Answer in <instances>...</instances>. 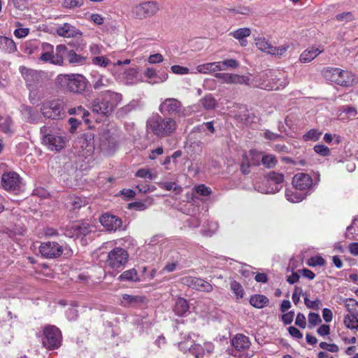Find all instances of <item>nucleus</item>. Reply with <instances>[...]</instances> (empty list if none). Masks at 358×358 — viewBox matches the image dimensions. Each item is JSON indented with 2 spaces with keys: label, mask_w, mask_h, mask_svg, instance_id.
I'll return each mask as SVG.
<instances>
[{
  "label": "nucleus",
  "mask_w": 358,
  "mask_h": 358,
  "mask_svg": "<svg viewBox=\"0 0 358 358\" xmlns=\"http://www.w3.org/2000/svg\"><path fill=\"white\" fill-rule=\"evenodd\" d=\"M40 131L42 143L50 151L60 152L69 142L66 132L58 126H43Z\"/></svg>",
  "instance_id": "1"
},
{
  "label": "nucleus",
  "mask_w": 358,
  "mask_h": 358,
  "mask_svg": "<svg viewBox=\"0 0 358 358\" xmlns=\"http://www.w3.org/2000/svg\"><path fill=\"white\" fill-rule=\"evenodd\" d=\"M122 100L121 94L107 90L101 92L91 105L93 113L101 115L110 114Z\"/></svg>",
  "instance_id": "2"
},
{
  "label": "nucleus",
  "mask_w": 358,
  "mask_h": 358,
  "mask_svg": "<svg viewBox=\"0 0 358 358\" xmlns=\"http://www.w3.org/2000/svg\"><path fill=\"white\" fill-rule=\"evenodd\" d=\"M146 127L148 131L159 137H165L175 132L177 129V123L171 117H162L156 115L148 120Z\"/></svg>",
  "instance_id": "3"
},
{
  "label": "nucleus",
  "mask_w": 358,
  "mask_h": 358,
  "mask_svg": "<svg viewBox=\"0 0 358 358\" xmlns=\"http://www.w3.org/2000/svg\"><path fill=\"white\" fill-rule=\"evenodd\" d=\"M57 81L62 87L74 93H80L85 90L87 80L80 74H61Z\"/></svg>",
  "instance_id": "4"
},
{
  "label": "nucleus",
  "mask_w": 358,
  "mask_h": 358,
  "mask_svg": "<svg viewBox=\"0 0 358 358\" xmlns=\"http://www.w3.org/2000/svg\"><path fill=\"white\" fill-rule=\"evenodd\" d=\"M255 45L259 50L275 57H282L287 52H292L294 50V44L292 42L285 43L280 46L271 45L265 38H257L255 40Z\"/></svg>",
  "instance_id": "5"
},
{
  "label": "nucleus",
  "mask_w": 358,
  "mask_h": 358,
  "mask_svg": "<svg viewBox=\"0 0 358 358\" xmlns=\"http://www.w3.org/2000/svg\"><path fill=\"white\" fill-rule=\"evenodd\" d=\"M155 1H145L132 7L130 16L134 19L144 20L154 16L159 11Z\"/></svg>",
  "instance_id": "6"
},
{
  "label": "nucleus",
  "mask_w": 358,
  "mask_h": 358,
  "mask_svg": "<svg viewBox=\"0 0 358 358\" xmlns=\"http://www.w3.org/2000/svg\"><path fill=\"white\" fill-rule=\"evenodd\" d=\"M267 80L259 83V86L262 89L266 90H280L285 88L289 83L287 75L285 72H277L273 74L269 72V75L266 74Z\"/></svg>",
  "instance_id": "7"
},
{
  "label": "nucleus",
  "mask_w": 358,
  "mask_h": 358,
  "mask_svg": "<svg viewBox=\"0 0 358 358\" xmlns=\"http://www.w3.org/2000/svg\"><path fill=\"white\" fill-rule=\"evenodd\" d=\"M1 185L3 189L15 193L20 192L24 187L22 178L13 171H5L2 174Z\"/></svg>",
  "instance_id": "8"
},
{
  "label": "nucleus",
  "mask_w": 358,
  "mask_h": 358,
  "mask_svg": "<svg viewBox=\"0 0 358 358\" xmlns=\"http://www.w3.org/2000/svg\"><path fill=\"white\" fill-rule=\"evenodd\" d=\"M62 339V333L56 327L49 325L44 328L42 343L48 350H54L60 347Z\"/></svg>",
  "instance_id": "9"
},
{
  "label": "nucleus",
  "mask_w": 358,
  "mask_h": 358,
  "mask_svg": "<svg viewBox=\"0 0 358 358\" xmlns=\"http://www.w3.org/2000/svg\"><path fill=\"white\" fill-rule=\"evenodd\" d=\"M39 252L45 258L53 259L61 256L64 252L69 255L70 250L66 245L64 246L57 242L47 241L41 244Z\"/></svg>",
  "instance_id": "10"
},
{
  "label": "nucleus",
  "mask_w": 358,
  "mask_h": 358,
  "mask_svg": "<svg viewBox=\"0 0 358 358\" xmlns=\"http://www.w3.org/2000/svg\"><path fill=\"white\" fill-rule=\"evenodd\" d=\"M162 113L185 116L189 114V108H183L180 101L173 98L166 99L159 106Z\"/></svg>",
  "instance_id": "11"
},
{
  "label": "nucleus",
  "mask_w": 358,
  "mask_h": 358,
  "mask_svg": "<svg viewBox=\"0 0 358 358\" xmlns=\"http://www.w3.org/2000/svg\"><path fill=\"white\" fill-rule=\"evenodd\" d=\"M127 252L121 248H115L108 254L106 264L113 269H118L124 266L128 261Z\"/></svg>",
  "instance_id": "12"
},
{
  "label": "nucleus",
  "mask_w": 358,
  "mask_h": 358,
  "mask_svg": "<svg viewBox=\"0 0 358 358\" xmlns=\"http://www.w3.org/2000/svg\"><path fill=\"white\" fill-rule=\"evenodd\" d=\"M63 110L64 102L59 99L45 101L41 107L42 113L47 118H58Z\"/></svg>",
  "instance_id": "13"
},
{
  "label": "nucleus",
  "mask_w": 358,
  "mask_h": 358,
  "mask_svg": "<svg viewBox=\"0 0 358 358\" xmlns=\"http://www.w3.org/2000/svg\"><path fill=\"white\" fill-rule=\"evenodd\" d=\"M262 157V152L256 150H250L248 153H244L241 164V172L243 174H248L250 172V166L259 165Z\"/></svg>",
  "instance_id": "14"
},
{
  "label": "nucleus",
  "mask_w": 358,
  "mask_h": 358,
  "mask_svg": "<svg viewBox=\"0 0 358 358\" xmlns=\"http://www.w3.org/2000/svg\"><path fill=\"white\" fill-rule=\"evenodd\" d=\"M180 281L182 285L201 292H210L213 289L210 282L196 277L184 276Z\"/></svg>",
  "instance_id": "15"
},
{
  "label": "nucleus",
  "mask_w": 358,
  "mask_h": 358,
  "mask_svg": "<svg viewBox=\"0 0 358 358\" xmlns=\"http://www.w3.org/2000/svg\"><path fill=\"white\" fill-rule=\"evenodd\" d=\"M31 48H36V50L27 48L29 54H34L35 51L38 53V59L44 63L53 64V50L54 47L50 43H43L39 46L31 45Z\"/></svg>",
  "instance_id": "16"
},
{
  "label": "nucleus",
  "mask_w": 358,
  "mask_h": 358,
  "mask_svg": "<svg viewBox=\"0 0 358 358\" xmlns=\"http://www.w3.org/2000/svg\"><path fill=\"white\" fill-rule=\"evenodd\" d=\"M284 182V176L281 173H271L268 176L267 185L268 187L265 189H258V191L265 194H275L282 188Z\"/></svg>",
  "instance_id": "17"
},
{
  "label": "nucleus",
  "mask_w": 358,
  "mask_h": 358,
  "mask_svg": "<svg viewBox=\"0 0 358 358\" xmlns=\"http://www.w3.org/2000/svg\"><path fill=\"white\" fill-rule=\"evenodd\" d=\"M215 78L220 80L222 83L226 84H249V78L244 76H239L234 73H216Z\"/></svg>",
  "instance_id": "18"
},
{
  "label": "nucleus",
  "mask_w": 358,
  "mask_h": 358,
  "mask_svg": "<svg viewBox=\"0 0 358 358\" xmlns=\"http://www.w3.org/2000/svg\"><path fill=\"white\" fill-rule=\"evenodd\" d=\"M293 186L296 189L306 190L313 186V179L307 173H299L292 179Z\"/></svg>",
  "instance_id": "19"
},
{
  "label": "nucleus",
  "mask_w": 358,
  "mask_h": 358,
  "mask_svg": "<svg viewBox=\"0 0 358 358\" xmlns=\"http://www.w3.org/2000/svg\"><path fill=\"white\" fill-rule=\"evenodd\" d=\"M99 221L107 231H116L122 226V220L120 218L108 213L101 215Z\"/></svg>",
  "instance_id": "20"
},
{
  "label": "nucleus",
  "mask_w": 358,
  "mask_h": 358,
  "mask_svg": "<svg viewBox=\"0 0 358 358\" xmlns=\"http://www.w3.org/2000/svg\"><path fill=\"white\" fill-rule=\"evenodd\" d=\"M323 51L324 48L321 45H313L308 47L300 55L299 61L301 63L310 62Z\"/></svg>",
  "instance_id": "21"
},
{
  "label": "nucleus",
  "mask_w": 358,
  "mask_h": 358,
  "mask_svg": "<svg viewBox=\"0 0 358 358\" xmlns=\"http://www.w3.org/2000/svg\"><path fill=\"white\" fill-rule=\"evenodd\" d=\"M56 32L59 36L64 38H76L82 36V32L69 23L58 26Z\"/></svg>",
  "instance_id": "22"
},
{
  "label": "nucleus",
  "mask_w": 358,
  "mask_h": 358,
  "mask_svg": "<svg viewBox=\"0 0 358 358\" xmlns=\"http://www.w3.org/2000/svg\"><path fill=\"white\" fill-rule=\"evenodd\" d=\"M20 69L22 76L27 83V86L31 92H32L34 85L39 81L38 73L35 70L29 69L26 67H20Z\"/></svg>",
  "instance_id": "23"
},
{
  "label": "nucleus",
  "mask_w": 358,
  "mask_h": 358,
  "mask_svg": "<svg viewBox=\"0 0 358 358\" xmlns=\"http://www.w3.org/2000/svg\"><path fill=\"white\" fill-rule=\"evenodd\" d=\"M199 336L194 334H185L183 340L178 343L179 349L183 352H191L195 343L199 341Z\"/></svg>",
  "instance_id": "24"
},
{
  "label": "nucleus",
  "mask_w": 358,
  "mask_h": 358,
  "mask_svg": "<svg viewBox=\"0 0 358 358\" xmlns=\"http://www.w3.org/2000/svg\"><path fill=\"white\" fill-rule=\"evenodd\" d=\"M341 71L342 69L338 68H327L324 71V76L327 80L340 85L343 83V80L341 78Z\"/></svg>",
  "instance_id": "25"
},
{
  "label": "nucleus",
  "mask_w": 358,
  "mask_h": 358,
  "mask_svg": "<svg viewBox=\"0 0 358 358\" xmlns=\"http://www.w3.org/2000/svg\"><path fill=\"white\" fill-rule=\"evenodd\" d=\"M251 34L250 29L248 27L239 28L230 33V35L238 40L241 46H246L248 44L245 39Z\"/></svg>",
  "instance_id": "26"
},
{
  "label": "nucleus",
  "mask_w": 358,
  "mask_h": 358,
  "mask_svg": "<svg viewBox=\"0 0 358 358\" xmlns=\"http://www.w3.org/2000/svg\"><path fill=\"white\" fill-rule=\"evenodd\" d=\"M196 73L207 74L220 71V64L218 62H208L199 64L196 68Z\"/></svg>",
  "instance_id": "27"
},
{
  "label": "nucleus",
  "mask_w": 358,
  "mask_h": 358,
  "mask_svg": "<svg viewBox=\"0 0 358 358\" xmlns=\"http://www.w3.org/2000/svg\"><path fill=\"white\" fill-rule=\"evenodd\" d=\"M92 76L93 78V87L95 90H99L102 87H108L112 83V80L110 78H108L97 72H92Z\"/></svg>",
  "instance_id": "28"
},
{
  "label": "nucleus",
  "mask_w": 358,
  "mask_h": 358,
  "mask_svg": "<svg viewBox=\"0 0 358 358\" xmlns=\"http://www.w3.org/2000/svg\"><path fill=\"white\" fill-rule=\"evenodd\" d=\"M120 304L122 306H135L145 301V297L141 296H134L129 294H123L120 298Z\"/></svg>",
  "instance_id": "29"
},
{
  "label": "nucleus",
  "mask_w": 358,
  "mask_h": 358,
  "mask_svg": "<svg viewBox=\"0 0 358 358\" xmlns=\"http://www.w3.org/2000/svg\"><path fill=\"white\" fill-rule=\"evenodd\" d=\"M123 78L127 85H135L141 80L138 78V68H129L124 73Z\"/></svg>",
  "instance_id": "30"
},
{
  "label": "nucleus",
  "mask_w": 358,
  "mask_h": 358,
  "mask_svg": "<svg viewBox=\"0 0 358 358\" xmlns=\"http://www.w3.org/2000/svg\"><path fill=\"white\" fill-rule=\"evenodd\" d=\"M0 50L12 53L17 50V46L12 38L0 36Z\"/></svg>",
  "instance_id": "31"
},
{
  "label": "nucleus",
  "mask_w": 358,
  "mask_h": 358,
  "mask_svg": "<svg viewBox=\"0 0 358 358\" xmlns=\"http://www.w3.org/2000/svg\"><path fill=\"white\" fill-rule=\"evenodd\" d=\"M68 50L64 45H58L56 47L55 53L53 52V64L62 66L64 57H66Z\"/></svg>",
  "instance_id": "32"
},
{
  "label": "nucleus",
  "mask_w": 358,
  "mask_h": 358,
  "mask_svg": "<svg viewBox=\"0 0 358 358\" xmlns=\"http://www.w3.org/2000/svg\"><path fill=\"white\" fill-rule=\"evenodd\" d=\"M233 346L238 350H244L250 345L248 338L243 334L236 335L232 340Z\"/></svg>",
  "instance_id": "33"
},
{
  "label": "nucleus",
  "mask_w": 358,
  "mask_h": 358,
  "mask_svg": "<svg viewBox=\"0 0 358 358\" xmlns=\"http://www.w3.org/2000/svg\"><path fill=\"white\" fill-rule=\"evenodd\" d=\"M189 308L187 301L184 298L178 297L176 300L173 311L178 316H185Z\"/></svg>",
  "instance_id": "34"
},
{
  "label": "nucleus",
  "mask_w": 358,
  "mask_h": 358,
  "mask_svg": "<svg viewBox=\"0 0 358 358\" xmlns=\"http://www.w3.org/2000/svg\"><path fill=\"white\" fill-rule=\"evenodd\" d=\"M87 201L85 198H81L77 196H70L66 202V206L72 210L79 209L85 206Z\"/></svg>",
  "instance_id": "35"
},
{
  "label": "nucleus",
  "mask_w": 358,
  "mask_h": 358,
  "mask_svg": "<svg viewBox=\"0 0 358 358\" xmlns=\"http://www.w3.org/2000/svg\"><path fill=\"white\" fill-rule=\"evenodd\" d=\"M66 59L69 64L77 66L85 64L86 63L87 58L77 54L74 50H71L67 52Z\"/></svg>",
  "instance_id": "36"
},
{
  "label": "nucleus",
  "mask_w": 358,
  "mask_h": 358,
  "mask_svg": "<svg viewBox=\"0 0 358 358\" xmlns=\"http://www.w3.org/2000/svg\"><path fill=\"white\" fill-rule=\"evenodd\" d=\"M120 281L138 282L140 278L136 269L131 268L124 271L119 277Z\"/></svg>",
  "instance_id": "37"
},
{
  "label": "nucleus",
  "mask_w": 358,
  "mask_h": 358,
  "mask_svg": "<svg viewBox=\"0 0 358 358\" xmlns=\"http://www.w3.org/2000/svg\"><path fill=\"white\" fill-rule=\"evenodd\" d=\"M73 229L77 236H85L92 231V227L87 222L76 223L73 224Z\"/></svg>",
  "instance_id": "38"
},
{
  "label": "nucleus",
  "mask_w": 358,
  "mask_h": 358,
  "mask_svg": "<svg viewBox=\"0 0 358 358\" xmlns=\"http://www.w3.org/2000/svg\"><path fill=\"white\" fill-rule=\"evenodd\" d=\"M268 303V299L262 294H255L252 296L250 299V303L257 308H262Z\"/></svg>",
  "instance_id": "39"
},
{
  "label": "nucleus",
  "mask_w": 358,
  "mask_h": 358,
  "mask_svg": "<svg viewBox=\"0 0 358 358\" xmlns=\"http://www.w3.org/2000/svg\"><path fill=\"white\" fill-rule=\"evenodd\" d=\"M285 197L292 203H299L303 201L306 197V194L298 192L296 189H287Z\"/></svg>",
  "instance_id": "40"
},
{
  "label": "nucleus",
  "mask_w": 358,
  "mask_h": 358,
  "mask_svg": "<svg viewBox=\"0 0 358 358\" xmlns=\"http://www.w3.org/2000/svg\"><path fill=\"white\" fill-rule=\"evenodd\" d=\"M345 236L350 239L358 238V217L354 218L352 224L347 227Z\"/></svg>",
  "instance_id": "41"
},
{
  "label": "nucleus",
  "mask_w": 358,
  "mask_h": 358,
  "mask_svg": "<svg viewBox=\"0 0 358 358\" xmlns=\"http://www.w3.org/2000/svg\"><path fill=\"white\" fill-rule=\"evenodd\" d=\"M354 315H347L344 317L345 326L351 330L358 331V319Z\"/></svg>",
  "instance_id": "42"
},
{
  "label": "nucleus",
  "mask_w": 358,
  "mask_h": 358,
  "mask_svg": "<svg viewBox=\"0 0 358 358\" xmlns=\"http://www.w3.org/2000/svg\"><path fill=\"white\" fill-rule=\"evenodd\" d=\"M201 105L206 110H213L217 105V101L211 94L205 96L200 100Z\"/></svg>",
  "instance_id": "43"
},
{
  "label": "nucleus",
  "mask_w": 358,
  "mask_h": 358,
  "mask_svg": "<svg viewBox=\"0 0 358 358\" xmlns=\"http://www.w3.org/2000/svg\"><path fill=\"white\" fill-rule=\"evenodd\" d=\"M159 186L167 191H173L176 194H180L182 191V187L174 182H160Z\"/></svg>",
  "instance_id": "44"
},
{
  "label": "nucleus",
  "mask_w": 358,
  "mask_h": 358,
  "mask_svg": "<svg viewBox=\"0 0 358 358\" xmlns=\"http://www.w3.org/2000/svg\"><path fill=\"white\" fill-rule=\"evenodd\" d=\"M341 77L343 80V83H340L341 86H350L355 83V76L350 71L342 70Z\"/></svg>",
  "instance_id": "45"
},
{
  "label": "nucleus",
  "mask_w": 358,
  "mask_h": 358,
  "mask_svg": "<svg viewBox=\"0 0 358 358\" xmlns=\"http://www.w3.org/2000/svg\"><path fill=\"white\" fill-rule=\"evenodd\" d=\"M230 288L237 299H240L243 297L244 290L242 285L238 282L236 280H231Z\"/></svg>",
  "instance_id": "46"
},
{
  "label": "nucleus",
  "mask_w": 358,
  "mask_h": 358,
  "mask_svg": "<svg viewBox=\"0 0 358 358\" xmlns=\"http://www.w3.org/2000/svg\"><path fill=\"white\" fill-rule=\"evenodd\" d=\"M322 134V131H320L318 129H313L303 134V139L305 141H316L320 138Z\"/></svg>",
  "instance_id": "47"
},
{
  "label": "nucleus",
  "mask_w": 358,
  "mask_h": 358,
  "mask_svg": "<svg viewBox=\"0 0 358 358\" xmlns=\"http://www.w3.org/2000/svg\"><path fill=\"white\" fill-rule=\"evenodd\" d=\"M218 62L220 64V71L227 70L228 69H236L239 65L238 62L234 59H224Z\"/></svg>",
  "instance_id": "48"
},
{
  "label": "nucleus",
  "mask_w": 358,
  "mask_h": 358,
  "mask_svg": "<svg viewBox=\"0 0 358 358\" xmlns=\"http://www.w3.org/2000/svg\"><path fill=\"white\" fill-rule=\"evenodd\" d=\"M277 162L276 157L273 155H266L262 157V164L268 169L273 168Z\"/></svg>",
  "instance_id": "49"
},
{
  "label": "nucleus",
  "mask_w": 358,
  "mask_h": 358,
  "mask_svg": "<svg viewBox=\"0 0 358 358\" xmlns=\"http://www.w3.org/2000/svg\"><path fill=\"white\" fill-rule=\"evenodd\" d=\"M345 307L349 315H354L358 316V302L355 299H348L345 302Z\"/></svg>",
  "instance_id": "50"
},
{
  "label": "nucleus",
  "mask_w": 358,
  "mask_h": 358,
  "mask_svg": "<svg viewBox=\"0 0 358 358\" xmlns=\"http://www.w3.org/2000/svg\"><path fill=\"white\" fill-rule=\"evenodd\" d=\"M152 203H153V199L149 198V199H146L144 202L136 201L130 205L138 210H144L150 206Z\"/></svg>",
  "instance_id": "51"
},
{
  "label": "nucleus",
  "mask_w": 358,
  "mask_h": 358,
  "mask_svg": "<svg viewBox=\"0 0 358 358\" xmlns=\"http://www.w3.org/2000/svg\"><path fill=\"white\" fill-rule=\"evenodd\" d=\"M136 176L141 178L148 179L152 180L156 178V176L152 173L150 170L147 169H141L136 173Z\"/></svg>",
  "instance_id": "52"
},
{
  "label": "nucleus",
  "mask_w": 358,
  "mask_h": 358,
  "mask_svg": "<svg viewBox=\"0 0 358 358\" xmlns=\"http://www.w3.org/2000/svg\"><path fill=\"white\" fill-rule=\"evenodd\" d=\"M201 339L199 338V341L196 342L191 352V353L196 357V358H201L203 357L204 350L203 348L201 346Z\"/></svg>",
  "instance_id": "53"
},
{
  "label": "nucleus",
  "mask_w": 358,
  "mask_h": 358,
  "mask_svg": "<svg viewBox=\"0 0 358 358\" xmlns=\"http://www.w3.org/2000/svg\"><path fill=\"white\" fill-rule=\"evenodd\" d=\"M83 0H64L62 7L68 9H73L80 7L83 5Z\"/></svg>",
  "instance_id": "54"
},
{
  "label": "nucleus",
  "mask_w": 358,
  "mask_h": 358,
  "mask_svg": "<svg viewBox=\"0 0 358 358\" xmlns=\"http://www.w3.org/2000/svg\"><path fill=\"white\" fill-rule=\"evenodd\" d=\"M12 125V120L10 118H6L3 122L0 123V129L5 134H11L13 132Z\"/></svg>",
  "instance_id": "55"
},
{
  "label": "nucleus",
  "mask_w": 358,
  "mask_h": 358,
  "mask_svg": "<svg viewBox=\"0 0 358 358\" xmlns=\"http://www.w3.org/2000/svg\"><path fill=\"white\" fill-rule=\"evenodd\" d=\"M325 264L324 259L320 256H315L309 258L307 264L309 266H323Z\"/></svg>",
  "instance_id": "56"
},
{
  "label": "nucleus",
  "mask_w": 358,
  "mask_h": 358,
  "mask_svg": "<svg viewBox=\"0 0 358 358\" xmlns=\"http://www.w3.org/2000/svg\"><path fill=\"white\" fill-rule=\"evenodd\" d=\"M308 325L310 328L315 327L322 322L320 315L317 313H310L308 315Z\"/></svg>",
  "instance_id": "57"
},
{
  "label": "nucleus",
  "mask_w": 358,
  "mask_h": 358,
  "mask_svg": "<svg viewBox=\"0 0 358 358\" xmlns=\"http://www.w3.org/2000/svg\"><path fill=\"white\" fill-rule=\"evenodd\" d=\"M92 63L101 67H106L110 64V62L108 58L103 56H99L93 58Z\"/></svg>",
  "instance_id": "58"
},
{
  "label": "nucleus",
  "mask_w": 358,
  "mask_h": 358,
  "mask_svg": "<svg viewBox=\"0 0 358 358\" xmlns=\"http://www.w3.org/2000/svg\"><path fill=\"white\" fill-rule=\"evenodd\" d=\"M319 345L320 348L330 352H337L339 350V348L338 347V345H336L334 343L321 342Z\"/></svg>",
  "instance_id": "59"
},
{
  "label": "nucleus",
  "mask_w": 358,
  "mask_h": 358,
  "mask_svg": "<svg viewBox=\"0 0 358 358\" xmlns=\"http://www.w3.org/2000/svg\"><path fill=\"white\" fill-rule=\"evenodd\" d=\"M313 149L316 153L323 157L328 156L330 153L329 148L324 145H316Z\"/></svg>",
  "instance_id": "60"
},
{
  "label": "nucleus",
  "mask_w": 358,
  "mask_h": 358,
  "mask_svg": "<svg viewBox=\"0 0 358 358\" xmlns=\"http://www.w3.org/2000/svg\"><path fill=\"white\" fill-rule=\"evenodd\" d=\"M171 71L178 75H186L189 73V69L187 67L179 66V65H173L171 67Z\"/></svg>",
  "instance_id": "61"
},
{
  "label": "nucleus",
  "mask_w": 358,
  "mask_h": 358,
  "mask_svg": "<svg viewBox=\"0 0 358 358\" xmlns=\"http://www.w3.org/2000/svg\"><path fill=\"white\" fill-rule=\"evenodd\" d=\"M164 57L160 53L151 55L148 58V62L150 64H156L162 62Z\"/></svg>",
  "instance_id": "62"
},
{
  "label": "nucleus",
  "mask_w": 358,
  "mask_h": 358,
  "mask_svg": "<svg viewBox=\"0 0 358 358\" xmlns=\"http://www.w3.org/2000/svg\"><path fill=\"white\" fill-rule=\"evenodd\" d=\"M197 194L201 196H208L211 194V189L204 185H199L195 187Z\"/></svg>",
  "instance_id": "63"
},
{
  "label": "nucleus",
  "mask_w": 358,
  "mask_h": 358,
  "mask_svg": "<svg viewBox=\"0 0 358 358\" xmlns=\"http://www.w3.org/2000/svg\"><path fill=\"white\" fill-rule=\"evenodd\" d=\"M295 324L304 329L306 327V317L303 313H299L295 320Z\"/></svg>",
  "instance_id": "64"
}]
</instances>
